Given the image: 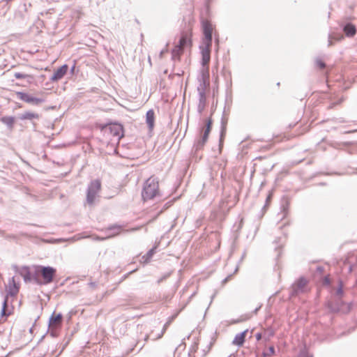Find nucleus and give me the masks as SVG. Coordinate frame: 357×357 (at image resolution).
<instances>
[{
	"label": "nucleus",
	"instance_id": "1",
	"mask_svg": "<svg viewBox=\"0 0 357 357\" xmlns=\"http://www.w3.org/2000/svg\"><path fill=\"white\" fill-rule=\"evenodd\" d=\"M201 54H202V65L204 68L202 70V84L200 88H199L200 93V101L205 102L206 91L208 89L210 86L209 79V63L211 60V45H202L200 46Z\"/></svg>",
	"mask_w": 357,
	"mask_h": 357
},
{
	"label": "nucleus",
	"instance_id": "2",
	"mask_svg": "<svg viewBox=\"0 0 357 357\" xmlns=\"http://www.w3.org/2000/svg\"><path fill=\"white\" fill-rule=\"evenodd\" d=\"M141 196L143 202L153 200L160 196V182L158 177L154 175L151 176L144 182Z\"/></svg>",
	"mask_w": 357,
	"mask_h": 357
},
{
	"label": "nucleus",
	"instance_id": "3",
	"mask_svg": "<svg viewBox=\"0 0 357 357\" xmlns=\"http://www.w3.org/2000/svg\"><path fill=\"white\" fill-rule=\"evenodd\" d=\"M56 269L51 266H34L33 267V280L38 284H47L53 282Z\"/></svg>",
	"mask_w": 357,
	"mask_h": 357
},
{
	"label": "nucleus",
	"instance_id": "4",
	"mask_svg": "<svg viewBox=\"0 0 357 357\" xmlns=\"http://www.w3.org/2000/svg\"><path fill=\"white\" fill-rule=\"evenodd\" d=\"M192 36L191 29H188L181 33L178 43L172 50V56L174 58L179 59L185 49H191L192 46Z\"/></svg>",
	"mask_w": 357,
	"mask_h": 357
},
{
	"label": "nucleus",
	"instance_id": "5",
	"mask_svg": "<svg viewBox=\"0 0 357 357\" xmlns=\"http://www.w3.org/2000/svg\"><path fill=\"white\" fill-rule=\"evenodd\" d=\"M213 31V26L208 21L203 23V33L204 38L202 40L203 45H212V34Z\"/></svg>",
	"mask_w": 357,
	"mask_h": 357
},
{
	"label": "nucleus",
	"instance_id": "6",
	"mask_svg": "<svg viewBox=\"0 0 357 357\" xmlns=\"http://www.w3.org/2000/svg\"><path fill=\"white\" fill-rule=\"evenodd\" d=\"M205 126L202 128L201 131V137L202 139L199 140L198 144L200 146H203L205 143L207 142L209 133L211 130V126H212V120L211 118L208 119L205 121Z\"/></svg>",
	"mask_w": 357,
	"mask_h": 357
},
{
	"label": "nucleus",
	"instance_id": "7",
	"mask_svg": "<svg viewBox=\"0 0 357 357\" xmlns=\"http://www.w3.org/2000/svg\"><path fill=\"white\" fill-rule=\"evenodd\" d=\"M17 96L22 100L27 102V103H31L33 105H39L41 103L43 100L40 98H33L30 96L26 93L17 91L16 92Z\"/></svg>",
	"mask_w": 357,
	"mask_h": 357
},
{
	"label": "nucleus",
	"instance_id": "8",
	"mask_svg": "<svg viewBox=\"0 0 357 357\" xmlns=\"http://www.w3.org/2000/svg\"><path fill=\"white\" fill-rule=\"evenodd\" d=\"M63 317L61 314L53 313L50 319L49 326L52 329H56L61 326Z\"/></svg>",
	"mask_w": 357,
	"mask_h": 357
},
{
	"label": "nucleus",
	"instance_id": "9",
	"mask_svg": "<svg viewBox=\"0 0 357 357\" xmlns=\"http://www.w3.org/2000/svg\"><path fill=\"white\" fill-rule=\"evenodd\" d=\"M19 284L15 282L14 278H12L11 280L8 282V285L7 287V291L11 296H15L19 291Z\"/></svg>",
	"mask_w": 357,
	"mask_h": 357
},
{
	"label": "nucleus",
	"instance_id": "10",
	"mask_svg": "<svg viewBox=\"0 0 357 357\" xmlns=\"http://www.w3.org/2000/svg\"><path fill=\"white\" fill-rule=\"evenodd\" d=\"M68 69V66L66 64L63 65L54 72L52 79L53 81L61 79L66 74Z\"/></svg>",
	"mask_w": 357,
	"mask_h": 357
},
{
	"label": "nucleus",
	"instance_id": "11",
	"mask_svg": "<svg viewBox=\"0 0 357 357\" xmlns=\"http://www.w3.org/2000/svg\"><path fill=\"white\" fill-rule=\"evenodd\" d=\"M247 332H248V331L245 330L243 332L237 334L235 336L232 343L234 345H236V346H238V347L242 346L244 342H245V336H246Z\"/></svg>",
	"mask_w": 357,
	"mask_h": 357
},
{
	"label": "nucleus",
	"instance_id": "12",
	"mask_svg": "<svg viewBox=\"0 0 357 357\" xmlns=\"http://www.w3.org/2000/svg\"><path fill=\"white\" fill-rule=\"evenodd\" d=\"M146 122L150 129H153L155 123V112L153 109H149L146 114Z\"/></svg>",
	"mask_w": 357,
	"mask_h": 357
},
{
	"label": "nucleus",
	"instance_id": "13",
	"mask_svg": "<svg viewBox=\"0 0 357 357\" xmlns=\"http://www.w3.org/2000/svg\"><path fill=\"white\" fill-rule=\"evenodd\" d=\"M100 189H101V182L99 180H95L91 183L88 190L92 192L93 193L96 192L98 194L99 192V191L100 190Z\"/></svg>",
	"mask_w": 357,
	"mask_h": 357
},
{
	"label": "nucleus",
	"instance_id": "14",
	"mask_svg": "<svg viewBox=\"0 0 357 357\" xmlns=\"http://www.w3.org/2000/svg\"><path fill=\"white\" fill-rule=\"evenodd\" d=\"M344 32L347 36L352 37L356 34V27L354 25H353L351 24H347L344 27Z\"/></svg>",
	"mask_w": 357,
	"mask_h": 357
},
{
	"label": "nucleus",
	"instance_id": "15",
	"mask_svg": "<svg viewBox=\"0 0 357 357\" xmlns=\"http://www.w3.org/2000/svg\"><path fill=\"white\" fill-rule=\"evenodd\" d=\"M307 282L305 279L301 278L294 284L295 291L296 292L303 291L306 287Z\"/></svg>",
	"mask_w": 357,
	"mask_h": 357
},
{
	"label": "nucleus",
	"instance_id": "16",
	"mask_svg": "<svg viewBox=\"0 0 357 357\" xmlns=\"http://www.w3.org/2000/svg\"><path fill=\"white\" fill-rule=\"evenodd\" d=\"M21 274L25 281H31L33 280V271H30L29 268L26 267L23 268L21 271Z\"/></svg>",
	"mask_w": 357,
	"mask_h": 357
},
{
	"label": "nucleus",
	"instance_id": "17",
	"mask_svg": "<svg viewBox=\"0 0 357 357\" xmlns=\"http://www.w3.org/2000/svg\"><path fill=\"white\" fill-rule=\"evenodd\" d=\"M22 120H32L39 119V114L35 112H26L20 117Z\"/></svg>",
	"mask_w": 357,
	"mask_h": 357
},
{
	"label": "nucleus",
	"instance_id": "18",
	"mask_svg": "<svg viewBox=\"0 0 357 357\" xmlns=\"http://www.w3.org/2000/svg\"><path fill=\"white\" fill-rule=\"evenodd\" d=\"M110 130L115 136H122L123 128L121 125L114 124L110 127Z\"/></svg>",
	"mask_w": 357,
	"mask_h": 357
},
{
	"label": "nucleus",
	"instance_id": "19",
	"mask_svg": "<svg viewBox=\"0 0 357 357\" xmlns=\"http://www.w3.org/2000/svg\"><path fill=\"white\" fill-rule=\"evenodd\" d=\"M97 195L98 194L96 192L93 193L92 192L88 190L87 195H86L87 203L90 205H92L94 203V201L96 198Z\"/></svg>",
	"mask_w": 357,
	"mask_h": 357
},
{
	"label": "nucleus",
	"instance_id": "20",
	"mask_svg": "<svg viewBox=\"0 0 357 357\" xmlns=\"http://www.w3.org/2000/svg\"><path fill=\"white\" fill-rule=\"evenodd\" d=\"M14 76L16 79H25V78H28V77L33 78V76H31L30 75L23 74L21 73H15L14 74Z\"/></svg>",
	"mask_w": 357,
	"mask_h": 357
},
{
	"label": "nucleus",
	"instance_id": "21",
	"mask_svg": "<svg viewBox=\"0 0 357 357\" xmlns=\"http://www.w3.org/2000/svg\"><path fill=\"white\" fill-rule=\"evenodd\" d=\"M6 307H7V300H5L4 302H3V308H2V310H1V315L2 316L8 317V316H9L11 314L10 312H7Z\"/></svg>",
	"mask_w": 357,
	"mask_h": 357
},
{
	"label": "nucleus",
	"instance_id": "22",
	"mask_svg": "<svg viewBox=\"0 0 357 357\" xmlns=\"http://www.w3.org/2000/svg\"><path fill=\"white\" fill-rule=\"evenodd\" d=\"M275 354V348L273 346L269 347L268 351L264 353V356H271Z\"/></svg>",
	"mask_w": 357,
	"mask_h": 357
},
{
	"label": "nucleus",
	"instance_id": "23",
	"mask_svg": "<svg viewBox=\"0 0 357 357\" xmlns=\"http://www.w3.org/2000/svg\"><path fill=\"white\" fill-rule=\"evenodd\" d=\"M316 66L319 69H324L326 66L325 63L321 59L316 61Z\"/></svg>",
	"mask_w": 357,
	"mask_h": 357
},
{
	"label": "nucleus",
	"instance_id": "24",
	"mask_svg": "<svg viewBox=\"0 0 357 357\" xmlns=\"http://www.w3.org/2000/svg\"><path fill=\"white\" fill-rule=\"evenodd\" d=\"M2 121L7 124L13 125L14 123V118L13 117H6V118H3L2 119Z\"/></svg>",
	"mask_w": 357,
	"mask_h": 357
},
{
	"label": "nucleus",
	"instance_id": "25",
	"mask_svg": "<svg viewBox=\"0 0 357 357\" xmlns=\"http://www.w3.org/2000/svg\"><path fill=\"white\" fill-rule=\"evenodd\" d=\"M255 337H256L257 340V341H259V340H261V338H262V335H261V333H257V334L255 335Z\"/></svg>",
	"mask_w": 357,
	"mask_h": 357
},
{
	"label": "nucleus",
	"instance_id": "26",
	"mask_svg": "<svg viewBox=\"0 0 357 357\" xmlns=\"http://www.w3.org/2000/svg\"><path fill=\"white\" fill-rule=\"evenodd\" d=\"M142 227V226H139V227H135V228H132V229H129V231H137V230L140 229Z\"/></svg>",
	"mask_w": 357,
	"mask_h": 357
},
{
	"label": "nucleus",
	"instance_id": "27",
	"mask_svg": "<svg viewBox=\"0 0 357 357\" xmlns=\"http://www.w3.org/2000/svg\"><path fill=\"white\" fill-rule=\"evenodd\" d=\"M272 195L270 193L267 197V202H269L271 199Z\"/></svg>",
	"mask_w": 357,
	"mask_h": 357
},
{
	"label": "nucleus",
	"instance_id": "28",
	"mask_svg": "<svg viewBox=\"0 0 357 357\" xmlns=\"http://www.w3.org/2000/svg\"><path fill=\"white\" fill-rule=\"evenodd\" d=\"M325 282L329 284V280L327 278H325Z\"/></svg>",
	"mask_w": 357,
	"mask_h": 357
}]
</instances>
